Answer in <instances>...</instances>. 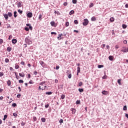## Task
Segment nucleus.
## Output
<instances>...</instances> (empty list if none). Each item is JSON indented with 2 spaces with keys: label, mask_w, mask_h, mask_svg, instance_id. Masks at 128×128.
Listing matches in <instances>:
<instances>
[{
  "label": "nucleus",
  "mask_w": 128,
  "mask_h": 128,
  "mask_svg": "<svg viewBox=\"0 0 128 128\" xmlns=\"http://www.w3.org/2000/svg\"><path fill=\"white\" fill-rule=\"evenodd\" d=\"M12 36L10 35L8 37V40H12Z\"/></svg>",
  "instance_id": "nucleus-42"
},
{
  "label": "nucleus",
  "mask_w": 128,
  "mask_h": 128,
  "mask_svg": "<svg viewBox=\"0 0 128 128\" xmlns=\"http://www.w3.org/2000/svg\"><path fill=\"white\" fill-rule=\"evenodd\" d=\"M64 6H68V2H64Z\"/></svg>",
  "instance_id": "nucleus-53"
},
{
  "label": "nucleus",
  "mask_w": 128,
  "mask_h": 128,
  "mask_svg": "<svg viewBox=\"0 0 128 128\" xmlns=\"http://www.w3.org/2000/svg\"><path fill=\"white\" fill-rule=\"evenodd\" d=\"M4 76V72H0V76Z\"/></svg>",
  "instance_id": "nucleus-52"
},
{
  "label": "nucleus",
  "mask_w": 128,
  "mask_h": 128,
  "mask_svg": "<svg viewBox=\"0 0 128 128\" xmlns=\"http://www.w3.org/2000/svg\"><path fill=\"white\" fill-rule=\"evenodd\" d=\"M102 80H106V76L105 75L104 76L102 77Z\"/></svg>",
  "instance_id": "nucleus-50"
},
{
  "label": "nucleus",
  "mask_w": 128,
  "mask_h": 128,
  "mask_svg": "<svg viewBox=\"0 0 128 128\" xmlns=\"http://www.w3.org/2000/svg\"><path fill=\"white\" fill-rule=\"evenodd\" d=\"M108 59L110 60H114V56H110L108 57Z\"/></svg>",
  "instance_id": "nucleus-14"
},
{
  "label": "nucleus",
  "mask_w": 128,
  "mask_h": 128,
  "mask_svg": "<svg viewBox=\"0 0 128 128\" xmlns=\"http://www.w3.org/2000/svg\"><path fill=\"white\" fill-rule=\"evenodd\" d=\"M28 18H32V13L30 12L27 14Z\"/></svg>",
  "instance_id": "nucleus-5"
},
{
  "label": "nucleus",
  "mask_w": 128,
  "mask_h": 128,
  "mask_svg": "<svg viewBox=\"0 0 128 128\" xmlns=\"http://www.w3.org/2000/svg\"><path fill=\"white\" fill-rule=\"evenodd\" d=\"M42 122H46V118H41Z\"/></svg>",
  "instance_id": "nucleus-22"
},
{
  "label": "nucleus",
  "mask_w": 128,
  "mask_h": 128,
  "mask_svg": "<svg viewBox=\"0 0 128 128\" xmlns=\"http://www.w3.org/2000/svg\"><path fill=\"white\" fill-rule=\"evenodd\" d=\"M68 78H72V74H68Z\"/></svg>",
  "instance_id": "nucleus-51"
},
{
  "label": "nucleus",
  "mask_w": 128,
  "mask_h": 128,
  "mask_svg": "<svg viewBox=\"0 0 128 128\" xmlns=\"http://www.w3.org/2000/svg\"><path fill=\"white\" fill-rule=\"evenodd\" d=\"M20 94H18V95H17V98H20Z\"/></svg>",
  "instance_id": "nucleus-59"
},
{
  "label": "nucleus",
  "mask_w": 128,
  "mask_h": 128,
  "mask_svg": "<svg viewBox=\"0 0 128 128\" xmlns=\"http://www.w3.org/2000/svg\"><path fill=\"white\" fill-rule=\"evenodd\" d=\"M71 111L72 112V114H76V109H74V108H72Z\"/></svg>",
  "instance_id": "nucleus-8"
},
{
  "label": "nucleus",
  "mask_w": 128,
  "mask_h": 128,
  "mask_svg": "<svg viewBox=\"0 0 128 128\" xmlns=\"http://www.w3.org/2000/svg\"><path fill=\"white\" fill-rule=\"evenodd\" d=\"M44 84H46V82H42L40 84V86H44Z\"/></svg>",
  "instance_id": "nucleus-43"
},
{
  "label": "nucleus",
  "mask_w": 128,
  "mask_h": 128,
  "mask_svg": "<svg viewBox=\"0 0 128 128\" xmlns=\"http://www.w3.org/2000/svg\"><path fill=\"white\" fill-rule=\"evenodd\" d=\"M72 4H76V2H78V0H72Z\"/></svg>",
  "instance_id": "nucleus-31"
},
{
  "label": "nucleus",
  "mask_w": 128,
  "mask_h": 128,
  "mask_svg": "<svg viewBox=\"0 0 128 128\" xmlns=\"http://www.w3.org/2000/svg\"><path fill=\"white\" fill-rule=\"evenodd\" d=\"M12 106H14V108H16V104L14 103L12 104Z\"/></svg>",
  "instance_id": "nucleus-46"
},
{
  "label": "nucleus",
  "mask_w": 128,
  "mask_h": 128,
  "mask_svg": "<svg viewBox=\"0 0 128 128\" xmlns=\"http://www.w3.org/2000/svg\"><path fill=\"white\" fill-rule=\"evenodd\" d=\"M74 23L75 24H78V20H74Z\"/></svg>",
  "instance_id": "nucleus-36"
},
{
  "label": "nucleus",
  "mask_w": 128,
  "mask_h": 128,
  "mask_svg": "<svg viewBox=\"0 0 128 128\" xmlns=\"http://www.w3.org/2000/svg\"><path fill=\"white\" fill-rule=\"evenodd\" d=\"M76 104H80V100H78L76 101Z\"/></svg>",
  "instance_id": "nucleus-26"
},
{
  "label": "nucleus",
  "mask_w": 128,
  "mask_h": 128,
  "mask_svg": "<svg viewBox=\"0 0 128 128\" xmlns=\"http://www.w3.org/2000/svg\"><path fill=\"white\" fill-rule=\"evenodd\" d=\"M24 42L27 44H28V46L32 44V41L31 40L30 38L28 36L25 38Z\"/></svg>",
  "instance_id": "nucleus-1"
},
{
  "label": "nucleus",
  "mask_w": 128,
  "mask_h": 128,
  "mask_svg": "<svg viewBox=\"0 0 128 128\" xmlns=\"http://www.w3.org/2000/svg\"><path fill=\"white\" fill-rule=\"evenodd\" d=\"M65 98H66V96H64V94H62V95L61 96V98H62V100L64 99Z\"/></svg>",
  "instance_id": "nucleus-28"
},
{
  "label": "nucleus",
  "mask_w": 128,
  "mask_h": 128,
  "mask_svg": "<svg viewBox=\"0 0 128 128\" xmlns=\"http://www.w3.org/2000/svg\"><path fill=\"white\" fill-rule=\"evenodd\" d=\"M3 16H4V18H5V20H8V14H3Z\"/></svg>",
  "instance_id": "nucleus-7"
},
{
  "label": "nucleus",
  "mask_w": 128,
  "mask_h": 128,
  "mask_svg": "<svg viewBox=\"0 0 128 128\" xmlns=\"http://www.w3.org/2000/svg\"><path fill=\"white\" fill-rule=\"evenodd\" d=\"M18 82H19L20 84H23V82H24V80H19Z\"/></svg>",
  "instance_id": "nucleus-48"
},
{
  "label": "nucleus",
  "mask_w": 128,
  "mask_h": 128,
  "mask_svg": "<svg viewBox=\"0 0 128 128\" xmlns=\"http://www.w3.org/2000/svg\"><path fill=\"white\" fill-rule=\"evenodd\" d=\"M82 86V82H80L78 84L79 86Z\"/></svg>",
  "instance_id": "nucleus-47"
},
{
  "label": "nucleus",
  "mask_w": 128,
  "mask_h": 128,
  "mask_svg": "<svg viewBox=\"0 0 128 128\" xmlns=\"http://www.w3.org/2000/svg\"><path fill=\"white\" fill-rule=\"evenodd\" d=\"M14 74H15L16 78V80H18V75H17L16 72H14Z\"/></svg>",
  "instance_id": "nucleus-37"
},
{
  "label": "nucleus",
  "mask_w": 128,
  "mask_h": 128,
  "mask_svg": "<svg viewBox=\"0 0 128 128\" xmlns=\"http://www.w3.org/2000/svg\"><path fill=\"white\" fill-rule=\"evenodd\" d=\"M39 62L42 68H44V66H46V64H44V62L43 61L40 60Z\"/></svg>",
  "instance_id": "nucleus-3"
},
{
  "label": "nucleus",
  "mask_w": 128,
  "mask_h": 128,
  "mask_svg": "<svg viewBox=\"0 0 128 128\" xmlns=\"http://www.w3.org/2000/svg\"><path fill=\"white\" fill-rule=\"evenodd\" d=\"M122 28H126V25L124 24H123L122 26Z\"/></svg>",
  "instance_id": "nucleus-45"
},
{
  "label": "nucleus",
  "mask_w": 128,
  "mask_h": 128,
  "mask_svg": "<svg viewBox=\"0 0 128 128\" xmlns=\"http://www.w3.org/2000/svg\"><path fill=\"white\" fill-rule=\"evenodd\" d=\"M52 94V92H46V94H48V95H50Z\"/></svg>",
  "instance_id": "nucleus-21"
},
{
  "label": "nucleus",
  "mask_w": 128,
  "mask_h": 128,
  "mask_svg": "<svg viewBox=\"0 0 128 128\" xmlns=\"http://www.w3.org/2000/svg\"><path fill=\"white\" fill-rule=\"evenodd\" d=\"M12 84V82H10V80H8L7 82V84L8 86H10V84Z\"/></svg>",
  "instance_id": "nucleus-19"
},
{
  "label": "nucleus",
  "mask_w": 128,
  "mask_h": 128,
  "mask_svg": "<svg viewBox=\"0 0 128 128\" xmlns=\"http://www.w3.org/2000/svg\"><path fill=\"white\" fill-rule=\"evenodd\" d=\"M70 26V23L68 22H66V26Z\"/></svg>",
  "instance_id": "nucleus-44"
},
{
  "label": "nucleus",
  "mask_w": 128,
  "mask_h": 128,
  "mask_svg": "<svg viewBox=\"0 0 128 128\" xmlns=\"http://www.w3.org/2000/svg\"><path fill=\"white\" fill-rule=\"evenodd\" d=\"M128 110L126 106H124L123 108V110Z\"/></svg>",
  "instance_id": "nucleus-30"
},
{
  "label": "nucleus",
  "mask_w": 128,
  "mask_h": 128,
  "mask_svg": "<svg viewBox=\"0 0 128 128\" xmlns=\"http://www.w3.org/2000/svg\"><path fill=\"white\" fill-rule=\"evenodd\" d=\"M10 70H14V68H12V67H10Z\"/></svg>",
  "instance_id": "nucleus-64"
},
{
  "label": "nucleus",
  "mask_w": 128,
  "mask_h": 128,
  "mask_svg": "<svg viewBox=\"0 0 128 128\" xmlns=\"http://www.w3.org/2000/svg\"><path fill=\"white\" fill-rule=\"evenodd\" d=\"M18 8H20L22 6V3L20 2H18L17 4Z\"/></svg>",
  "instance_id": "nucleus-17"
},
{
  "label": "nucleus",
  "mask_w": 128,
  "mask_h": 128,
  "mask_svg": "<svg viewBox=\"0 0 128 128\" xmlns=\"http://www.w3.org/2000/svg\"><path fill=\"white\" fill-rule=\"evenodd\" d=\"M74 14V10H72L71 11H70L69 14L70 16H72V14Z\"/></svg>",
  "instance_id": "nucleus-16"
},
{
  "label": "nucleus",
  "mask_w": 128,
  "mask_h": 128,
  "mask_svg": "<svg viewBox=\"0 0 128 128\" xmlns=\"http://www.w3.org/2000/svg\"><path fill=\"white\" fill-rule=\"evenodd\" d=\"M7 28H12V26L10 24H7Z\"/></svg>",
  "instance_id": "nucleus-38"
},
{
  "label": "nucleus",
  "mask_w": 128,
  "mask_h": 128,
  "mask_svg": "<svg viewBox=\"0 0 128 128\" xmlns=\"http://www.w3.org/2000/svg\"><path fill=\"white\" fill-rule=\"evenodd\" d=\"M59 68H60V66H56V70H58Z\"/></svg>",
  "instance_id": "nucleus-61"
},
{
  "label": "nucleus",
  "mask_w": 128,
  "mask_h": 128,
  "mask_svg": "<svg viewBox=\"0 0 128 128\" xmlns=\"http://www.w3.org/2000/svg\"><path fill=\"white\" fill-rule=\"evenodd\" d=\"M49 106H50V105H48V104H47L45 105V108H48Z\"/></svg>",
  "instance_id": "nucleus-60"
},
{
  "label": "nucleus",
  "mask_w": 128,
  "mask_h": 128,
  "mask_svg": "<svg viewBox=\"0 0 128 128\" xmlns=\"http://www.w3.org/2000/svg\"><path fill=\"white\" fill-rule=\"evenodd\" d=\"M94 6V3H90L89 6V8H92Z\"/></svg>",
  "instance_id": "nucleus-34"
},
{
  "label": "nucleus",
  "mask_w": 128,
  "mask_h": 128,
  "mask_svg": "<svg viewBox=\"0 0 128 128\" xmlns=\"http://www.w3.org/2000/svg\"><path fill=\"white\" fill-rule=\"evenodd\" d=\"M54 24H55L54 22L52 21L50 22V24H51L52 26H54Z\"/></svg>",
  "instance_id": "nucleus-24"
},
{
  "label": "nucleus",
  "mask_w": 128,
  "mask_h": 128,
  "mask_svg": "<svg viewBox=\"0 0 128 128\" xmlns=\"http://www.w3.org/2000/svg\"><path fill=\"white\" fill-rule=\"evenodd\" d=\"M2 42H4V40H2V39H0V44H2Z\"/></svg>",
  "instance_id": "nucleus-57"
},
{
  "label": "nucleus",
  "mask_w": 128,
  "mask_h": 128,
  "mask_svg": "<svg viewBox=\"0 0 128 128\" xmlns=\"http://www.w3.org/2000/svg\"><path fill=\"white\" fill-rule=\"evenodd\" d=\"M78 90L80 92H84V89L83 88H79Z\"/></svg>",
  "instance_id": "nucleus-33"
},
{
  "label": "nucleus",
  "mask_w": 128,
  "mask_h": 128,
  "mask_svg": "<svg viewBox=\"0 0 128 128\" xmlns=\"http://www.w3.org/2000/svg\"><path fill=\"white\" fill-rule=\"evenodd\" d=\"M91 20L92 22H95V20H96V17L93 16L91 18Z\"/></svg>",
  "instance_id": "nucleus-11"
},
{
  "label": "nucleus",
  "mask_w": 128,
  "mask_h": 128,
  "mask_svg": "<svg viewBox=\"0 0 128 128\" xmlns=\"http://www.w3.org/2000/svg\"><path fill=\"white\" fill-rule=\"evenodd\" d=\"M120 81H121L120 79H118V82L120 84H120H122V83L120 82Z\"/></svg>",
  "instance_id": "nucleus-35"
},
{
  "label": "nucleus",
  "mask_w": 128,
  "mask_h": 128,
  "mask_svg": "<svg viewBox=\"0 0 128 128\" xmlns=\"http://www.w3.org/2000/svg\"><path fill=\"white\" fill-rule=\"evenodd\" d=\"M10 62V60H8V58H6L5 59V62L8 63V62Z\"/></svg>",
  "instance_id": "nucleus-32"
},
{
  "label": "nucleus",
  "mask_w": 128,
  "mask_h": 128,
  "mask_svg": "<svg viewBox=\"0 0 128 128\" xmlns=\"http://www.w3.org/2000/svg\"><path fill=\"white\" fill-rule=\"evenodd\" d=\"M20 64H22V66H24V62H22Z\"/></svg>",
  "instance_id": "nucleus-62"
},
{
  "label": "nucleus",
  "mask_w": 128,
  "mask_h": 128,
  "mask_svg": "<svg viewBox=\"0 0 128 128\" xmlns=\"http://www.w3.org/2000/svg\"><path fill=\"white\" fill-rule=\"evenodd\" d=\"M124 44H128V41L126 40H124Z\"/></svg>",
  "instance_id": "nucleus-54"
},
{
  "label": "nucleus",
  "mask_w": 128,
  "mask_h": 128,
  "mask_svg": "<svg viewBox=\"0 0 128 128\" xmlns=\"http://www.w3.org/2000/svg\"><path fill=\"white\" fill-rule=\"evenodd\" d=\"M8 118V115L6 114H5L4 116V118H3V120H6V118Z\"/></svg>",
  "instance_id": "nucleus-23"
},
{
  "label": "nucleus",
  "mask_w": 128,
  "mask_h": 128,
  "mask_svg": "<svg viewBox=\"0 0 128 128\" xmlns=\"http://www.w3.org/2000/svg\"><path fill=\"white\" fill-rule=\"evenodd\" d=\"M24 30H26V32H28V30H30V28H28V27H26L24 28Z\"/></svg>",
  "instance_id": "nucleus-41"
},
{
  "label": "nucleus",
  "mask_w": 128,
  "mask_h": 128,
  "mask_svg": "<svg viewBox=\"0 0 128 128\" xmlns=\"http://www.w3.org/2000/svg\"><path fill=\"white\" fill-rule=\"evenodd\" d=\"M7 50L10 52L12 51V48L10 47H8L7 48Z\"/></svg>",
  "instance_id": "nucleus-20"
},
{
  "label": "nucleus",
  "mask_w": 128,
  "mask_h": 128,
  "mask_svg": "<svg viewBox=\"0 0 128 128\" xmlns=\"http://www.w3.org/2000/svg\"><path fill=\"white\" fill-rule=\"evenodd\" d=\"M83 26H88V20L86 18L84 19V22H82Z\"/></svg>",
  "instance_id": "nucleus-2"
},
{
  "label": "nucleus",
  "mask_w": 128,
  "mask_h": 128,
  "mask_svg": "<svg viewBox=\"0 0 128 128\" xmlns=\"http://www.w3.org/2000/svg\"><path fill=\"white\" fill-rule=\"evenodd\" d=\"M59 122L60 124H62V122H64V120H62V119H60L59 120Z\"/></svg>",
  "instance_id": "nucleus-40"
},
{
  "label": "nucleus",
  "mask_w": 128,
  "mask_h": 128,
  "mask_svg": "<svg viewBox=\"0 0 128 128\" xmlns=\"http://www.w3.org/2000/svg\"><path fill=\"white\" fill-rule=\"evenodd\" d=\"M38 90H44V88H40V86H39V87H38Z\"/></svg>",
  "instance_id": "nucleus-58"
},
{
  "label": "nucleus",
  "mask_w": 128,
  "mask_h": 128,
  "mask_svg": "<svg viewBox=\"0 0 128 128\" xmlns=\"http://www.w3.org/2000/svg\"><path fill=\"white\" fill-rule=\"evenodd\" d=\"M51 34H56V32H52Z\"/></svg>",
  "instance_id": "nucleus-63"
},
{
  "label": "nucleus",
  "mask_w": 128,
  "mask_h": 128,
  "mask_svg": "<svg viewBox=\"0 0 128 128\" xmlns=\"http://www.w3.org/2000/svg\"><path fill=\"white\" fill-rule=\"evenodd\" d=\"M7 14L10 18H12V14L11 12H8Z\"/></svg>",
  "instance_id": "nucleus-9"
},
{
  "label": "nucleus",
  "mask_w": 128,
  "mask_h": 128,
  "mask_svg": "<svg viewBox=\"0 0 128 128\" xmlns=\"http://www.w3.org/2000/svg\"><path fill=\"white\" fill-rule=\"evenodd\" d=\"M33 120H34V122H36V117L33 116Z\"/></svg>",
  "instance_id": "nucleus-55"
},
{
  "label": "nucleus",
  "mask_w": 128,
  "mask_h": 128,
  "mask_svg": "<svg viewBox=\"0 0 128 128\" xmlns=\"http://www.w3.org/2000/svg\"><path fill=\"white\" fill-rule=\"evenodd\" d=\"M18 12H19L20 14H22V10H18Z\"/></svg>",
  "instance_id": "nucleus-39"
},
{
  "label": "nucleus",
  "mask_w": 128,
  "mask_h": 128,
  "mask_svg": "<svg viewBox=\"0 0 128 128\" xmlns=\"http://www.w3.org/2000/svg\"><path fill=\"white\" fill-rule=\"evenodd\" d=\"M42 14H40L39 15V16H38V20H42Z\"/></svg>",
  "instance_id": "nucleus-27"
},
{
  "label": "nucleus",
  "mask_w": 128,
  "mask_h": 128,
  "mask_svg": "<svg viewBox=\"0 0 128 128\" xmlns=\"http://www.w3.org/2000/svg\"><path fill=\"white\" fill-rule=\"evenodd\" d=\"M13 116H15V118H16L18 116V114H16V113H14Z\"/></svg>",
  "instance_id": "nucleus-49"
},
{
  "label": "nucleus",
  "mask_w": 128,
  "mask_h": 128,
  "mask_svg": "<svg viewBox=\"0 0 128 128\" xmlns=\"http://www.w3.org/2000/svg\"><path fill=\"white\" fill-rule=\"evenodd\" d=\"M16 42H18V40H16V39L12 40V43L14 44H16Z\"/></svg>",
  "instance_id": "nucleus-10"
},
{
  "label": "nucleus",
  "mask_w": 128,
  "mask_h": 128,
  "mask_svg": "<svg viewBox=\"0 0 128 128\" xmlns=\"http://www.w3.org/2000/svg\"><path fill=\"white\" fill-rule=\"evenodd\" d=\"M54 14H57L58 16H60V13L58 11L55 10L54 11Z\"/></svg>",
  "instance_id": "nucleus-12"
},
{
  "label": "nucleus",
  "mask_w": 128,
  "mask_h": 128,
  "mask_svg": "<svg viewBox=\"0 0 128 128\" xmlns=\"http://www.w3.org/2000/svg\"><path fill=\"white\" fill-rule=\"evenodd\" d=\"M24 124H25L24 122H22L21 123V126H24Z\"/></svg>",
  "instance_id": "nucleus-56"
},
{
  "label": "nucleus",
  "mask_w": 128,
  "mask_h": 128,
  "mask_svg": "<svg viewBox=\"0 0 128 128\" xmlns=\"http://www.w3.org/2000/svg\"><path fill=\"white\" fill-rule=\"evenodd\" d=\"M18 14V12H16V11L14 12V18H16V16H18V14Z\"/></svg>",
  "instance_id": "nucleus-18"
},
{
  "label": "nucleus",
  "mask_w": 128,
  "mask_h": 128,
  "mask_svg": "<svg viewBox=\"0 0 128 128\" xmlns=\"http://www.w3.org/2000/svg\"><path fill=\"white\" fill-rule=\"evenodd\" d=\"M19 76L21 78H24L26 74H24V72H22V73H19Z\"/></svg>",
  "instance_id": "nucleus-4"
},
{
  "label": "nucleus",
  "mask_w": 128,
  "mask_h": 128,
  "mask_svg": "<svg viewBox=\"0 0 128 128\" xmlns=\"http://www.w3.org/2000/svg\"><path fill=\"white\" fill-rule=\"evenodd\" d=\"M14 68H15L16 70H18L20 68V66L18 64H15V67Z\"/></svg>",
  "instance_id": "nucleus-25"
},
{
  "label": "nucleus",
  "mask_w": 128,
  "mask_h": 128,
  "mask_svg": "<svg viewBox=\"0 0 128 128\" xmlns=\"http://www.w3.org/2000/svg\"><path fill=\"white\" fill-rule=\"evenodd\" d=\"M110 20L111 22H114V17H112L110 18Z\"/></svg>",
  "instance_id": "nucleus-15"
},
{
  "label": "nucleus",
  "mask_w": 128,
  "mask_h": 128,
  "mask_svg": "<svg viewBox=\"0 0 128 128\" xmlns=\"http://www.w3.org/2000/svg\"><path fill=\"white\" fill-rule=\"evenodd\" d=\"M77 72L78 74H80V66H78L77 68Z\"/></svg>",
  "instance_id": "nucleus-13"
},
{
  "label": "nucleus",
  "mask_w": 128,
  "mask_h": 128,
  "mask_svg": "<svg viewBox=\"0 0 128 128\" xmlns=\"http://www.w3.org/2000/svg\"><path fill=\"white\" fill-rule=\"evenodd\" d=\"M102 94H104V96H107V94H108V91L103 90L102 92Z\"/></svg>",
  "instance_id": "nucleus-6"
},
{
  "label": "nucleus",
  "mask_w": 128,
  "mask_h": 128,
  "mask_svg": "<svg viewBox=\"0 0 128 128\" xmlns=\"http://www.w3.org/2000/svg\"><path fill=\"white\" fill-rule=\"evenodd\" d=\"M104 67V65H98V68H102Z\"/></svg>",
  "instance_id": "nucleus-29"
}]
</instances>
